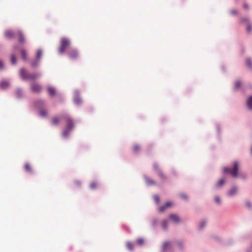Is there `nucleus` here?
Masks as SVG:
<instances>
[{
    "label": "nucleus",
    "instance_id": "obj_42",
    "mask_svg": "<svg viewBox=\"0 0 252 252\" xmlns=\"http://www.w3.org/2000/svg\"><path fill=\"white\" fill-rule=\"evenodd\" d=\"M247 206L248 207H251V204L250 202H247Z\"/></svg>",
    "mask_w": 252,
    "mask_h": 252
},
{
    "label": "nucleus",
    "instance_id": "obj_6",
    "mask_svg": "<svg viewBox=\"0 0 252 252\" xmlns=\"http://www.w3.org/2000/svg\"><path fill=\"white\" fill-rule=\"evenodd\" d=\"M68 55L70 59L75 60L78 57V53L76 50L71 49L68 52Z\"/></svg>",
    "mask_w": 252,
    "mask_h": 252
},
{
    "label": "nucleus",
    "instance_id": "obj_13",
    "mask_svg": "<svg viewBox=\"0 0 252 252\" xmlns=\"http://www.w3.org/2000/svg\"><path fill=\"white\" fill-rule=\"evenodd\" d=\"M5 35L7 38H12L15 35V33L11 31H6L5 32Z\"/></svg>",
    "mask_w": 252,
    "mask_h": 252
},
{
    "label": "nucleus",
    "instance_id": "obj_34",
    "mask_svg": "<svg viewBox=\"0 0 252 252\" xmlns=\"http://www.w3.org/2000/svg\"><path fill=\"white\" fill-rule=\"evenodd\" d=\"M40 114L42 117H45L47 115V112L44 110H42L40 111Z\"/></svg>",
    "mask_w": 252,
    "mask_h": 252
},
{
    "label": "nucleus",
    "instance_id": "obj_2",
    "mask_svg": "<svg viewBox=\"0 0 252 252\" xmlns=\"http://www.w3.org/2000/svg\"><path fill=\"white\" fill-rule=\"evenodd\" d=\"M239 167V163L235 161L233 163V167L232 169L225 167L223 168V171L225 173H230L233 177L236 178L238 176Z\"/></svg>",
    "mask_w": 252,
    "mask_h": 252
},
{
    "label": "nucleus",
    "instance_id": "obj_35",
    "mask_svg": "<svg viewBox=\"0 0 252 252\" xmlns=\"http://www.w3.org/2000/svg\"><path fill=\"white\" fill-rule=\"evenodd\" d=\"M154 199L157 203H158L159 201V198L158 195H155L154 196Z\"/></svg>",
    "mask_w": 252,
    "mask_h": 252
},
{
    "label": "nucleus",
    "instance_id": "obj_21",
    "mask_svg": "<svg viewBox=\"0 0 252 252\" xmlns=\"http://www.w3.org/2000/svg\"><path fill=\"white\" fill-rule=\"evenodd\" d=\"M126 246L127 247V248L130 250V251H132L133 250V244L130 242H127L126 244Z\"/></svg>",
    "mask_w": 252,
    "mask_h": 252
},
{
    "label": "nucleus",
    "instance_id": "obj_24",
    "mask_svg": "<svg viewBox=\"0 0 252 252\" xmlns=\"http://www.w3.org/2000/svg\"><path fill=\"white\" fill-rule=\"evenodd\" d=\"M21 54H22V58H23V60H26L27 59V55L26 51L25 50L22 49L21 50Z\"/></svg>",
    "mask_w": 252,
    "mask_h": 252
},
{
    "label": "nucleus",
    "instance_id": "obj_31",
    "mask_svg": "<svg viewBox=\"0 0 252 252\" xmlns=\"http://www.w3.org/2000/svg\"><path fill=\"white\" fill-rule=\"evenodd\" d=\"M246 64L248 67H251L252 63V62L250 59H247Z\"/></svg>",
    "mask_w": 252,
    "mask_h": 252
},
{
    "label": "nucleus",
    "instance_id": "obj_7",
    "mask_svg": "<svg viewBox=\"0 0 252 252\" xmlns=\"http://www.w3.org/2000/svg\"><path fill=\"white\" fill-rule=\"evenodd\" d=\"M154 168L155 170V171L157 173L158 175L161 179L164 180L165 179V176H164L162 171L159 169L158 165L157 163H155L154 164Z\"/></svg>",
    "mask_w": 252,
    "mask_h": 252
},
{
    "label": "nucleus",
    "instance_id": "obj_12",
    "mask_svg": "<svg viewBox=\"0 0 252 252\" xmlns=\"http://www.w3.org/2000/svg\"><path fill=\"white\" fill-rule=\"evenodd\" d=\"M237 191V188L236 187H233L228 192V195L230 196H232L235 194Z\"/></svg>",
    "mask_w": 252,
    "mask_h": 252
},
{
    "label": "nucleus",
    "instance_id": "obj_29",
    "mask_svg": "<svg viewBox=\"0 0 252 252\" xmlns=\"http://www.w3.org/2000/svg\"><path fill=\"white\" fill-rule=\"evenodd\" d=\"M11 62L13 64H15L16 63V58L14 55H12L11 57Z\"/></svg>",
    "mask_w": 252,
    "mask_h": 252
},
{
    "label": "nucleus",
    "instance_id": "obj_32",
    "mask_svg": "<svg viewBox=\"0 0 252 252\" xmlns=\"http://www.w3.org/2000/svg\"><path fill=\"white\" fill-rule=\"evenodd\" d=\"M96 186H97V184L95 182L92 183L90 185V188L92 189H94L96 187Z\"/></svg>",
    "mask_w": 252,
    "mask_h": 252
},
{
    "label": "nucleus",
    "instance_id": "obj_30",
    "mask_svg": "<svg viewBox=\"0 0 252 252\" xmlns=\"http://www.w3.org/2000/svg\"><path fill=\"white\" fill-rule=\"evenodd\" d=\"M241 85V82L239 80L236 81L235 83L234 86L236 89H238L240 87Z\"/></svg>",
    "mask_w": 252,
    "mask_h": 252
},
{
    "label": "nucleus",
    "instance_id": "obj_27",
    "mask_svg": "<svg viewBox=\"0 0 252 252\" xmlns=\"http://www.w3.org/2000/svg\"><path fill=\"white\" fill-rule=\"evenodd\" d=\"M70 130H68V129H67V128H66V129L63 132V136H64V137H66L68 136L69 132Z\"/></svg>",
    "mask_w": 252,
    "mask_h": 252
},
{
    "label": "nucleus",
    "instance_id": "obj_19",
    "mask_svg": "<svg viewBox=\"0 0 252 252\" xmlns=\"http://www.w3.org/2000/svg\"><path fill=\"white\" fill-rule=\"evenodd\" d=\"M42 52L41 50L39 49L37 50L36 56V59L38 61H39L42 56Z\"/></svg>",
    "mask_w": 252,
    "mask_h": 252
},
{
    "label": "nucleus",
    "instance_id": "obj_23",
    "mask_svg": "<svg viewBox=\"0 0 252 252\" xmlns=\"http://www.w3.org/2000/svg\"><path fill=\"white\" fill-rule=\"evenodd\" d=\"M140 149V147L138 145H134L132 148V150H133V152L135 153H137V152H139Z\"/></svg>",
    "mask_w": 252,
    "mask_h": 252
},
{
    "label": "nucleus",
    "instance_id": "obj_1",
    "mask_svg": "<svg viewBox=\"0 0 252 252\" xmlns=\"http://www.w3.org/2000/svg\"><path fill=\"white\" fill-rule=\"evenodd\" d=\"M20 74L23 80H34L40 76L39 73H29L26 70L22 68Z\"/></svg>",
    "mask_w": 252,
    "mask_h": 252
},
{
    "label": "nucleus",
    "instance_id": "obj_43",
    "mask_svg": "<svg viewBox=\"0 0 252 252\" xmlns=\"http://www.w3.org/2000/svg\"><path fill=\"white\" fill-rule=\"evenodd\" d=\"M244 7L246 9H248V6L247 4H244Z\"/></svg>",
    "mask_w": 252,
    "mask_h": 252
},
{
    "label": "nucleus",
    "instance_id": "obj_26",
    "mask_svg": "<svg viewBox=\"0 0 252 252\" xmlns=\"http://www.w3.org/2000/svg\"><path fill=\"white\" fill-rule=\"evenodd\" d=\"M162 226L163 228L165 230H166L167 228V221L166 220H164L162 222Z\"/></svg>",
    "mask_w": 252,
    "mask_h": 252
},
{
    "label": "nucleus",
    "instance_id": "obj_28",
    "mask_svg": "<svg viewBox=\"0 0 252 252\" xmlns=\"http://www.w3.org/2000/svg\"><path fill=\"white\" fill-rule=\"evenodd\" d=\"M224 183V180L223 179H220L218 183L216 184L217 187H220L222 186Z\"/></svg>",
    "mask_w": 252,
    "mask_h": 252
},
{
    "label": "nucleus",
    "instance_id": "obj_25",
    "mask_svg": "<svg viewBox=\"0 0 252 252\" xmlns=\"http://www.w3.org/2000/svg\"><path fill=\"white\" fill-rule=\"evenodd\" d=\"M136 243L138 245L142 246L144 243V240L143 239L140 238L137 239Z\"/></svg>",
    "mask_w": 252,
    "mask_h": 252
},
{
    "label": "nucleus",
    "instance_id": "obj_4",
    "mask_svg": "<svg viewBox=\"0 0 252 252\" xmlns=\"http://www.w3.org/2000/svg\"><path fill=\"white\" fill-rule=\"evenodd\" d=\"M63 119L65 121L66 123V128H67V129L68 130H71L74 126L72 120L68 115L64 116Z\"/></svg>",
    "mask_w": 252,
    "mask_h": 252
},
{
    "label": "nucleus",
    "instance_id": "obj_9",
    "mask_svg": "<svg viewBox=\"0 0 252 252\" xmlns=\"http://www.w3.org/2000/svg\"><path fill=\"white\" fill-rule=\"evenodd\" d=\"M169 218L173 222H174L175 223H179L180 222V219L179 216L177 215L171 214L169 216Z\"/></svg>",
    "mask_w": 252,
    "mask_h": 252
},
{
    "label": "nucleus",
    "instance_id": "obj_36",
    "mask_svg": "<svg viewBox=\"0 0 252 252\" xmlns=\"http://www.w3.org/2000/svg\"><path fill=\"white\" fill-rule=\"evenodd\" d=\"M205 222L204 221H202L200 223V227L201 228H202L205 225Z\"/></svg>",
    "mask_w": 252,
    "mask_h": 252
},
{
    "label": "nucleus",
    "instance_id": "obj_38",
    "mask_svg": "<svg viewBox=\"0 0 252 252\" xmlns=\"http://www.w3.org/2000/svg\"><path fill=\"white\" fill-rule=\"evenodd\" d=\"M3 63L0 61V69L3 68Z\"/></svg>",
    "mask_w": 252,
    "mask_h": 252
},
{
    "label": "nucleus",
    "instance_id": "obj_20",
    "mask_svg": "<svg viewBox=\"0 0 252 252\" xmlns=\"http://www.w3.org/2000/svg\"><path fill=\"white\" fill-rule=\"evenodd\" d=\"M25 170L30 172V173H32V168L30 165V164L28 163H27L25 164Z\"/></svg>",
    "mask_w": 252,
    "mask_h": 252
},
{
    "label": "nucleus",
    "instance_id": "obj_18",
    "mask_svg": "<svg viewBox=\"0 0 252 252\" xmlns=\"http://www.w3.org/2000/svg\"><path fill=\"white\" fill-rule=\"evenodd\" d=\"M17 35L19 37V41L21 43H23L24 42V37L22 33L21 32H18Z\"/></svg>",
    "mask_w": 252,
    "mask_h": 252
},
{
    "label": "nucleus",
    "instance_id": "obj_40",
    "mask_svg": "<svg viewBox=\"0 0 252 252\" xmlns=\"http://www.w3.org/2000/svg\"><path fill=\"white\" fill-rule=\"evenodd\" d=\"M31 65H32V66L35 67V66H36L37 63H34V62H33V63H32Z\"/></svg>",
    "mask_w": 252,
    "mask_h": 252
},
{
    "label": "nucleus",
    "instance_id": "obj_10",
    "mask_svg": "<svg viewBox=\"0 0 252 252\" xmlns=\"http://www.w3.org/2000/svg\"><path fill=\"white\" fill-rule=\"evenodd\" d=\"M47 90L49 95L52 96H55L57 94L56 89L52 87L48 86Z\"/></svg>",
    "mask_w": 252,
    "mask_h": 252
},
{
    "label": "nucleus",
    "instance_id": "obj_5",
    "mask_svg": "<svg viewBox=\"0 0 252 252\" xmlns=\"http://www.w3.org/2000/svg\"><path fill=\"white\" fill-rule=\"evenodd\" d=\"M31 89L34 93H39L42 90L41 86L36 82H32L31 84Z\"/></svg>",
    "mask_w": 252,
    "mask_h": 252
},
{
    "label": "nucleus",
    "instance_id": "obj_8",
    "mask_svg": "<svg viewBox=\"0 0 252 252\" xmlns=\"http://www.w3.org/2000/svg\"><path fill=\"white\" fill-rule=\"evenodd\" d=\"M9 82L6 80H2L0 82V87L2 89H6L9 87Z\"/></svg>",
    "mask_w": 252,
    "mask_h": 252
},
{
    "label": "nucleus",
    "instance_id": "obj_17",
    "mask_svg": "<svg viewBox=\"0 0 252 252\" xmlns=\"http://www.w3.org/2000/svg\"><path fill=\"white\" fill-rule=\"evenodd\" d=\"M145 181L146 183L149 185H154L156 184L153 180L149 177H145Z\"/></svg>",
    "mask_w": 252,
    "mask_h": 252
},
{
    "label": "nucleus",
    "instance_id": "obj_14",
    "mask_svg": "<svg viewBox=\"0 0 252 252\" xmlns=\"http://www.w3.org/2000/svg\"><path fill=\"white\" fill-rule=\"evenodd\" d=\"M171 206V203L170 202H167L165 203V204L163 206H161V207L159 208V211L160 212H163L166 208L170 207Z\"/></svg>",
    "mask_w": 252,
    "mask_h": 252
},
{
    "label": "nucleus",
    "instance_id": "obj_15",
    "mask_svg": "<svg viewBox=\"0 0 252 252\" xmlns=\"http://www.w3.org/2000/svg\"><path fill=\"white\" fill-rule=\"evenodd\" d=\"M171 243L169 242H165L163 244L162 250L163 251H166L168 248H170Z\"/></svg>",
    "mask_w": 252,
    "mask_h": 252
},
{
    "label": "nucleus",
    "instance_id": "obj_41",
    "mask_svg": "<svg viewBox=\"0 0 252 252\" xmlns=\"http://www.w3.org/2000/svg\"><path fill=\"white\" fill-rule=\"evenodd\" d=\"M237 12L235 10H231V13L233 14H236Z\"/></svg>",
    "mask_w": 252,
    "mask_h": 252
},
{
    "label": "nucleus",
    "instance_id": "obj_33",
    "mask_svg": "<svg viewBox=\"0 0 252 252\" xmlns=\"http://www.w3.org/2000/svg\"><path fill=\"white\" fill-rule=\"evenodd\" d=\"M215 201L218 204H220L221 202L219 196H216L215 198Z\"/></svg>",
    "mask_w": 252,
    "mask_h": 252
},
{
    "label": "nucleus",
    "instance_id": "obj_22",
    "mask_svg": "<svg viewBox=\"0 0 252 252\" xmlns=\"http://www.w3.org/2000/svg\"><path fill=\"white\" fill-rule=\"evenodd\" d=\"M74 102L76 104H79L81 102V100L78 96H76L74 98Z\"/></svg>",
    "mask_w": 252,
    "mask_h": 252
},
{
    "label": "nucleus",
    "instance_id": "obj_3",
    "mask_svg": "<svg viewBox=\"0 0 252 252\" xmlns=\"http://www.w3.org/2000/svg\"><path fill=\"white\" fill-rule=\"evenodd\" d=\"M70 44V41L66 38H62L61 40V46L59 49L60 53L63 54Z\"/></svg>",
    "mask_w": 252,
    "mask_h": 252
},
{
    "label": "nucleus",
    "instance_id": "obj_37",
    "mask_svg": "<svg viewBox=\"0 0 252 252\" xmlns=\"http://www.w3.org/2000/svg\"><path fill=\"white\" fill-rule=\"evenodd\" d=\"M181 197L184 199H187V196L184 194H181Z\"/></svg>",
    "mask_w": 252,
    "mask_h": 252
},
{
    "label": "nucleus",
    "instance_id": "obj_11",
    "mask_svg": "<svg viewBox=\"0 0 252 252\" xmlns=\"http://www.w3.org/2000/svg\"><path fill=\"white\" fill-rule=\"evenodd\" d=\"M62 119H63V117H55L52 119V124L54 125H57L59 124Z\"/></svg>",
    "mask_w": 252,
    "mask_h": 252
},
{
    "label": "nucleus",
    "instance_id": "obj_16",
    "mask_svg": "<svg viewBox=\"0 0 252 252\" xmlns=\"http://www.w3.org/2000/svg\"><path fill=\"white\" fill-rule=\"evenodd\" d=\"M247 105L249 109L252 110V96H251L247 100Z\"/></svg>",
    "mask_w": 252,
    "mask_h": 252
},
{
    "label": "nucleus",
    "instance_id": "obj_39",
    "mask_svg": "<svg viewBox=\"0 0 252 252\" xmlns=\"http://www.w3.org/2000/svg\"><path fill=\"white\" fill-rule=\"evenodd\" d=\"M247 29L248 32H250L251 31V27L250 25H248Z\"/></svg>",
    "mask_w": 252,
    "mask_h": 252
},
{
    "label": "nucleus",
    "instance_id": "obj_44",
    "mask_svg": "<svg viewBox=\"0 0 252 252\" xmlns=\"http://www.w3.org/2000/svg\"><path fill=\"white\" fill-rule=\"evenodd\" d=\"M179 245V246H180L181 248H182V244H181V243H180Z\"/></svg>",
    "mask_w": 252,
    "mask_h": 252
}]
</instances>
